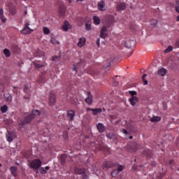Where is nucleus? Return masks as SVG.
Here are the masks:
<instances>
[{"mask_svg":"<svg viewBox=\"0 0 179 179\" xmlns=\"http://www.w3.org/2000/svg\"><path fill=\"white\" fill-rule=\"evenodd\" d=\"M41 113L38 110H33L30 115H28L22 122L21 125L23 126L24 124H30L37 115H40Z\"/></svg>","mask_w":179,"mask_h":179,"instance_id":"f257e3e1","label":"nucleus"},{"mask_svg":"<svg viewBox=\"0 0 179 179\" xmlns=\"http://www.w3.org/2000/svg\"><path fill=\"white\" fill-rule=\"evenodd\" d=\"M41 166V160L36 159H34L29 165V167L31 169H34L35 170H38V169H40Z\"/></svg>","mask_w":179,"mask_h":179,"instance_id":"f03ea898","label":"nucleus"},{"mask_svg":"<svg viewBox=\"0 0 179 179\" xmlns=\"http://www.w3.org/2000/svg\"><path fill=\"white\" fill-rule=\"evenodd\" d=\"M29 26H30V23L26 22L23 29L20 31L21 34L27 35L30 34L32 31H34V30L29 27Z\"/></svg>","mask_w":179,"mask_h":179,"instance_id":"7ed1b4c3","label":"nucleus"},{"mask_svg":"<svg viewBox=\"0 0 179 179\" xmlns=\"http://www.w3.org/2000/svg\"><path fill=\"white\" fill-rule=\"evenodd\" d=\"M6 6H7V8H8V10H9L10 13H11V15H16V12H17L16 6H15V5H13V3H12V2L8 1L7 3V4L6 5Z\"/></svg>","mask_w":179,"mask_h":179,"instance_id":"20e7f679","label":"nucleus"},{"mask_svg":"<svg viewBox=\"0 0 179 179\" xmlns=\"http://www.w3.org/2000/svg\"><path fill=\"white\" fill-rule=\"evenodd\" d=\"M97 8L100 12H106L107 10V5H106V1H101L98 3Z\"/></svg>","mask_w":179,"mask_h":179,"instance_id":"39448f33","label":"nucleus"},{"mask_svg":"<svg viewBox=\"0 0 179 179\" xmlns=\"http://www.w3.org/2000/svg\"><path fill=\"white\" fill-rule=\"evenodd\" d=\"M118 164L113 162H110V161H106L105 162L103 163L102 164V167L103 169H111L113 167H115L116 166H117Z\"/></svg>","mask_w":179,"mask_h":179,"instance_id":"423d86ee","label":"nucleus"},{"mask_svg":"<svg viewBox=\"0 0 179 179\" xmlns=\"http://www.w3.org/2000/svg\"><path fill=\"white\" fill-rule=\"evenodd\" d=\"M117 169H114L113 171H112L111 172V176L112 177H117L118 173H121V171H122V170H124V166L122 165H117Z\"/></svg>","mask_w":179,"mask_h":179,"instance_id":"0eeeda50","label":"nucleus"},{"mask_svg":"<svg viewBox=\"0 0 179 179\" xmlns=\"http://www.w3.org/2000/svg\"><path fill=\"white\" fill-rule=\"evenodd\" d=\"M15 138H16V133L13 131H8L6 134V139L8 142H12Z\"/></svg>","mask_w":179,"mask_h":179,"instance_id":"6e6552de","label":"nucleus"},{"mask_svg":"<svg viewBox=\"0 0 179 179\" xmlns=\"http://www.w3.org/2000/svg\"><path fill=\"white\" fill-rule=\"evenodd\" d=\"M87 98L85 99V102L87 104H89V106H92V104H93V95H92V92L89 91L87 92Z\"/></svg>","mask_w":179,"mask_h":179,"instance_id":"1a4fd4ad","label":"nucleus"},{"mask_svg":"<svg viewBox=\"0 0 179 179\" xmlns=\"http://www.w3.org/2000/svg\"><path fill=\"white\" fill-rule=\"evenodd\" d=\"M107 36V27H103L101 29L99 37H101V38H106Z\"/></svg>","mask_w":179,"mask_h":179,"instance_id":"9d476101","label":"nucleus"},{"mask_svg":"<svg viewBox=\"0 0 179 179\" xmlns=\"http://www.w3.org/2000/svg\"><path fill=\"white\" fill-rule=\"evenodd\" d=\"M49 101L50 106H54L55 101H57V98L55 97V94L50 92L49 96Z\"/></svg>","mask_w":179,"mask_h":179,"instance_id":"9b49d317","label":"nucleus"},{"mask_svg":"<svg viewBox=\"0 0 179 179\" xmlns=\"http://www.w3.org/2000/svg\"><path fill=\"white\" fill-rule=\"evenodd\" d=\"M166 73H167V69L164 68H161L157 71L158 76H166Z\"/></svg>","mask_w":179,"mask_h":179,"instance_id":"f8f14e48","label":"nucleus"},{"mask_svg":"<svg viewBox=\"0 0 179 179\" xmlns=\"http://www.w3.org/2000/svg\"><path fill=\"white\" fill-rule=\"evenodd\" d=\"M96 128H97L99 132H100L101 134H103V132H104V131H106V127L104 126V124H103V123H99L96 125Z\"/></svg>","mask_w":179,"mask_h":179,"instance_id":"ddd939ff","label":"nucleus"},{"mask_svg":"<svg viewBox=\"0 0 179 179\" xmlns=\"http://www.w3.org/2000/svg\"><path fill=\"white\" fill-rule=\"evenodd\" d=\"M129 103L131 104V106H135V104H136V103H138V97L136 96H131L129 99Z\"/></svg>","mask_w":179,"mask_h":179,"instance_id":"4468645a","label":"nucleus"},{"mask_svg":"<svg viewBox=\"0 0 179 179\" xmlns=\"http://www.w3.org/2000/svg\"><path fill=\"white\" fill-rule=\"evenodd\" d=\"M117 10H125L127 9V5L124 2H122L117 6Z\"/></svg>","mask_w":179,"mask_h":179,"instance_id":"2eb2a0df","label":"nucleus"},{"mask_svg":"<svg viewBox=\"0 0 179 179\" xmlns=\"http://www.w3.org/2000/svg\"><path fill=\"white\" fill-rule=\"evenodd\" d=\"M131 149L132 150L131 152H136V150L139 149V144H138L137 143H133L131 145Z\"/></svg>","mask_w":179,"mask_h":179,"instance_id":"dca6fc26","label":"nucleus"},{"mask_svg":"<svg viewBox=\"0 0 179 179\" xmlns=\"http://www.w3.org/2000/svg\"><path fill=\"white\" fill-rule=\"evenodd\" d=\"M67 116L71 119V121H73V117H75V110H69L67 112Z\"/></svg>","mask_w":179,"mask_h":179,"instance_id":"f3484780","label":"nucleus"},{"mask_svg":"<svg viewBox=\"0 0 179 179\" xmlns=\"http://www.w3.org/2000/svg\"><path fill=\"white\" fill-rule=\"evenodd\" d=\"M86 44V39L85 38H80L79 42L78 43V47H83Z\"/></svg>","mask_w":179,"mask_h":179,"instance_id":"a211bd4d","label":"nucleus"},{"mask_svg":"<svg viewBox=\"0 0 179 179\" xmlns=\"http://www.w3.org/2000/svg\"><path fill=\"white\" fill-rule=\"evenodd\" d=\"M60 162L63 166L66 163V154H63L60 157Z\"/></svg>","mask_w":179,"mask_h":179,"instance_id":"6ab92c4d","label":"nucleus"},{"mask_svg":"<svg viewBox=\"0 0 179 179\" xmlns=\"http://www.w3.org/2000/svg\"><path fill=\"white\" fill-rule=\"evenodd\" d=\"M161 120H162V117L159 116H153L150 119V121L151 122H159V121H160Z\"/></svg>","mask_w":179,"mask_h":179,"instance_id":"aec40b11","label":"nucleus"},{"mask_svg":"<svg viewBox=\"0 0 179 179\" xmlns=\"http://www.w3.org/2000/svg\"><path fill=\"white\" fill-rule=\"evenodd\" d=\"M10 171L11 173L13 174V176H14V177H16V176H17L16 172L17 171V168L16 166H11L10 168Z\"/></svg>","mask_w":179,"mask_h":179,"instance_id":"412c9836","label":"nucleus"},{"mask_svg":"<svg viewBox=\"0 0 179 179\" xmlns=\"http://www.w3.org/2000/svg\"><path fill=\"white\" fill-rule=\"evenodd\" d=\"M69 22L68 21H65L62 27V30H64V31H68L69 29Z\"/></svg>","mask_w":179,"mask_h":179,"instance_id":"4be33fe9","label":"nucleus"},{"mask_svg":"<svg viewBox=\"0 0 179 179\" xmlns=\"http://www.w3.org/2000/svg\"><path fill=\"white\" fill-rule=\"evenodd\" d=\"M0 19L3 22V23H5L6 22V18L5 16H3V10L0 8Z\"/></svg>","mask_w":179,"mask_h":179,"instance_id":"5701e85b","label":"nucleus"},{"mask_svg":"<svg viewBox=\"0 0 179 179\" xmlns=\"http://www.w3.org/2000/svg\"><path fill=\"white\" fill-rule=\"evenodd\" d=\"M59 14L62 17L65 16V8L59 7Z\"/></svg>","mask_w":179,"mask_h":179,"instance_id":"b1692460","label":"nucleus"},{"mask_svg":"<svg viewBox=\"0 0 179 179\" xmlns=\"http://www.w3.org/2000/svg\"><path fill=\"white\" fill-rule=\"evenodd\" d=\"M101 111H103L101 108L92 109V114L93 115H97V114H99V113H101Z\"/></svg>","mask_w":179,"mask_h":179,"instance_id":"393cba45","label":"nucleus"},{"mask_svg":"<svg viewBox=\"0 0 179 179\" xmlns=\"http://www.w3.org/2000/svg\"><path fill=\"white\" fill-rule=\"evenodd\" d=\"M3 54L5 55V56L7 58H9V57H10V50H9L8 49L6 48L3 50Z\"/></svg>","mask_w":179,"mask_h":179,"instance_id":"a878e982","label":"nucleus"},{"mask_svg":"<svg viewBox=\"0 0 179 179\" xmlns=\"http://www.w3.org/2000/svg\"><path fill=\"white\" fill-rule=\"evenodd\" d=\"M94 24H100V18L97 16H94Z\"/></svg>","mask_w":179,"mask_h":179,"instance_id":"bb28decb","label":"nucleus"},{"mask_svg":"<svg viewBox=\"0 0 179 179\" xmlns=\"http://www.w3.org/2000/svg\"><path fill=\"white\" fill-rule=\"evenodd\" d=\"M150 23H151V26H152V27H156V26H157L158 22L156 20H152L150 21Z\"/></svg>","mask_w":179,"mask_h":179,"instance_id":"cd10ccee","label":"nucleus"},{"mask_svg":"<svg viewBox=\"0 0 179 179\" xmlns=\"http://www.w3.org/2000/svg\"><path fill=\"white\" fill-rule=\"evenodd\" d=\"M19 46L16 45H14L12 46V50L14 52H17V51H19Z\"/></svg>","mask_w":179,"mask_h":179,"instance_id":"c85d7f7f","label":"nucleus"},{"mask_svg":"<svg viewBox=\"0 0 179 179\" xmlns=\"http://www.w3.org/2000/svg\"><path fill=\"white\" fill-rule=\"evenodd\" d=\"M1 113H6L8 111V106L6 105L1 106Z\"/></svg>","mask_w":179,"mask_h":179,"instance_id":"c756f323","label":"nucleus"},{"mask_svg":"<svg viewBox=\"0 0 179 179\" xmlns=\"http://www.w3.org/2000/svg\"><path fill=\"white\" fill-rule=\"evenodd\" d=\"M114 134L113 133H108L106 134V137L108 138V139H114Z\"/></svg>","mask_w":179,"mask_h":179,"instance_id":"7c9ffc66","label":"nucleus"},{"mask_svg":"<svg viewBox=\"0 0 179 179\" xmlns=\"http://www.w3.org/2000/svg\"><path fill=\"white\" fill-rule=\"evenodd\" d=\"M144 155H145V156H147V157H150L152 156V151H150V150L145 151Z\"/></svg>","mask_w":179,"mask_h":179,"instance_id":"2f4dec72","label":"nucleus"},{"mask_svg":"<svg viewBox=\"0 0 179 179\" xmlns=\"http://www.w3.org/2000/svg\"><path fill=\"white\" fill-rule=\"evenodd\" d=\"M173 51V46H169L164 51V52H171Z\"/></svg>","mask_w":179,"mask_h":179,"instance_id":"473e14b6","label":"nucleus"},{"mask_svg":"<svg viewBox=\"0 0 179 179\" xmlns=\"http://www.w3.org/2000/svg\"><path fill=\"white\" fill-rule=\"evenodd\" d=\"M147 75L146 74H143L142 76V79H143V82L144 85H148V81L146 79H145L146 78Z\"/></svg>","mask_w":179,"mask_h":179,"instance_id":"72a5a7b5","label":"nucleus"},{"mask_svg":"<svg viewBox=\"0 0 179 179\" xmlns=\"http://www.w3.org/2000/svg\"><path fill=\"white\" fill-rule=\"evenodd\" d=\"M44 34H50V29L47 27H43Z\"/></svg>","mask_w":179,"mask_h":179,"instance_id":"f704fd0d","label":"nucleus"},{"mask_svg":"<svg viewBox=\"0 0 179 179\" xmlns=\"http://www.w3.org/2000/svg\"><path fill=\"white\" fill-rule=\"evenodd\" d=\"M129 93L131 94V97H135L134 96L137 94L136 91H129Z\"/></svg>","mask_w":179,"mask_h":179,"instance_id":"c9c22d12","label":"nucleus"},{"mask_svg":"<svg viewBox=\"0 0 179 179\" xmlns=\"http://www.w3.org/2000/svg\"><path fill=\"white\" fill-rule=\"evenodd\" d=\"M34 65L36 66V68H43V66H44V65L36 62L34 63Z\"/></svg>","mask_w":179,"mask_h":179,"instance_id":"e433bc0d","label":"nucleus"},{"mask_svg":"<svg viewBox=\"0 0 179 179\" xmlns=\"http://www.w3.org/2000/svg\"><path fill=\"white\" fill-rule=\"evenodd\" d=\"M61 58V56H53L52 57V61H57V59H59Z\"/></svg>","mask_w":179,"mask_h":179,"instance_id":"4c0bfd02","label":"nucleus"},{"mask_svg":"<svg viewBox=\"0 0 179 179\" xmlns=\"http://www.w3.org/2000/svg\"><path fill=\"white\" fill-rule=\"evenodd\" d=\"M176 4L177 6H176L175 10H176L178 13H179V1L176 2Z\"/></svg>","mask_w":179,"mask_h":179,"instance_id":"58836bf2","label":"nucleus"},{"mask_svg":"<svg viewBox=\"0 0 179 179\" xmlns=\"http://www.w3.org/2000/svg\"><path fill=\"white\" fill-rule=\"evenodd\" d=\"M41 174H46L47 171H45L44 167H41Z\"/></svg>","mask_w":179,"mask_h":179,"instance_id":"ea45409f","label":"nucleus"},{"mask_svg":"<svg viewBox=\"0 0 179 179\" xmlns=\"http://www.w3.org/2000/svg\"><path fill=\"white\" fill-rule=\"evenodd\" d=\"M85 29H86V30H91L92 26L89 24H85Z\"/></svg>","mask_w":179,"mask_h":179,"instance_id":"a19ab883","label":"nucleus"},{"mask_svg":"<svg viewBox=\"0 0 179 179\" xmlns=\"http://www.w3.org/2000/svg\"><path fill=\"white\" fill-rule=\"evenodd\" d=\"M50 42L52 43V44H59V42H58L54 39H51Z\"/></svg>","mask_w":179,"mask_h":179,"instance_id":"79ce46f5","label":"nucleus"},{"mask_svg":"<svg viewBox=\"0 0 179 179\" xmlns=\"http://www.w3.org/2000/svg\"><path fill=\"white\" fill-rule=\"evenodd\" d=\"M24 93H29V88L26 85H24Z\"/></svg>","mask_w":179,"mask_h":179,"instance_id":"37998d69","label":"nucleus"},{"mask_svg":"<svg viewBox=\"0 0 179 179\" xmlns=\"http://www.w3.org/2000/svg\"><path fill=\"white\" fill-rule=\"evenodd\" d=\"M96 43L98 45V48H99L100 47V38H97L96 41Z\"/></svg>","mask_w":179,"mask_h":179,"instance_id":"c03bdc74","label":"nucleus"},{"mask_svg":"<svg viewBox=\"0 0 179 179\" xmlns=\"http://www.w3.org/2000/svg\"><path fill=\"white\" fill-rule=\"evenodd\" d=\"M40 52H41V51H40V50H38L36 51V57H41V55L40 54Z\"/></svg>","mask_w":179,"mask_h":179,"instance_id":"a18cd8bd","label":"nucleus"},{"mask_svg":"<svg viewBox=\"0 0 179 179\" xmlns=\"http://www.w3.org/2000/svg\"><path fill=\"white\" fill-rule=\"evenodd\" d=\"M163 108H164V110L167 109V103H166L165 102L163 103Z\"/></svg>","mask_w":179,"mask_h":179,"instance_id":"49530a36","label":"nucleus"},{"mask_svg":"<svg viewBox=\"0 0 179 179\" xmlns=\"http://www.w3.org/2000/svg\"><path fill=\"white\" fill-rule=\"evenodd\" d=\"M124 47H126V48H131V45H129L128 43H124Z\"/></svg>","mask_w":179,"mask_h":179,"instance_id":"de8ad7c7","label":"nucleus"},{"mask_svg":"<svg viewBox=\"0 0 179 179\" xmlns=\"http://www.w3.org/2000/svg\"><path fill=\"white\" fill-rule=\"evenodd\" d=\"M73 71H76V73H78V70L76 69V65H73Z\"/></svg>","mask_w":179,"mask_h":179,"instance_id":"09e8293b","label":"nucleus"},{"mask_svg":"<svg viewBox=\"0 0 179 179\" xmlns=\"http://www.w3.org/2000/svg\"><path fill=\"white\" fill-rule=\"evenodd\" d=\"M123 133H124L126 135L128 134V131L125 129H123Z\"/></svg>","mask_w":179,"mask_h":179,"instance_id":"8fccbe9b","label":"nucleus"},{"mask_svg":"<svg viewBox=\"0 0 179 179\" xmlns=\"http://www.w3.org/2000/svg\"><path fill=\"white\" fill-rule=\"evenodd\" d=\"M169 164H174V160L171 159V160L169 161Z\"/></svg>","mask_w":179,"mask_h":179,"instance_id":"3c124183","label":"nucleus"},{"mask_svg":"<svg viewBox=\"0 0 179 179\" xmlns=\"http://www.w3.org/2000/svg\"><path fill=\"white\" fill-rule=\"evenodd\" d=\"M93 108H87V111H92Z\"/></svg>","mask_w":179,"mask_h":179,"instance_id":"603ef678","label":"nucleus"},{"mask_svg":"<svg viewBox=\"0 0 179 179\" xmlns=\"http://www.w3.org/2000/svg\"><path fill=\"white\" fill-rule=\"evenodd\" d=\"M45 170H50V167L49 166H45Z\"/></svg>","mask_w":179,"mask_h":179,"instance_id":"864d4df0","label":"nucleus"},{"mask_svg":"<svg viewBox=\"0 0 179 179\" xmlns=\"http://www.w3.org/2000/svg\"><path fill=\"white\" fill-rule=\"evenodd\" d=\"M177 22H179V15L177 16Z\"/></svg>","mask_w":179,"mask_h":179,"instance_id":"5fc2aeb1","label":"nucleus"},{"mask_svg":"<svg viewBox=\"0 0 179 179\" xmlns=\"http://www.w3.org/2000/svg\"><path fill=\"white\" fill-rule=\"evenodd\" d=\"M134 137L132 136H129V139H132Z\"/></svg>","mask_w":179,"mask_h":179,"instance_id":"6e6d98bb","label":"nucleus"},{"mask_svg":"<svg viewBox=\"0 0 179 179\" xmlns=\"http://www.w3.org/2000/svg\"><path fill=\"white\" fill-rule=\"evenodd\" d=\"M79 1H83L85 0H77V2H79Z\"/></svg>","mask_w":179,"mask_h":179,"instance_id":"4d7b16f0","label":"nucleus"},{"mask_svg":"<svg viewBox=\"0 0 179 179\" xmlns=\"http://www.w3.org/2000/svg\"><path fill=\"white\" fill-rule=\"evenodd\" d=\"M13 89H17V87H13Z\"/></svg>","mask_w":179,"mask_h":179,"instance_id":"13d9d810","label":"nucleus"},{"mask_svg":"<svg viewBox=\"0 0 179 179\" xmlns=\"http://www.w3.org/2000/svg\"><path fill=\"white\" fill-rule=\"evenodd\" d=\"M27 11H25V12H24V15H27Z\"/></svg>","mask_w":179,"mask_h":179,"instance_id":"bf43d9fd","label":"nucleus"},{"mask_svg":"<svg viewBox=\"0 0 179 179\" xmlns=\"http://www.w3.org/2000/svg\"><path fill=\"white\" fill-rule=\"evenodd\" d=\"M24 99H29V97L24 96Z\"/></svg>","mask_w":179,"mask_h":179,"instance_id":"052dcab7","label":"nucleus"},{"mask_svg":"<svg viewBox=\"0 0 179 179\" xmlns=\"http://www.w3.org/2000/svg\"><path fill=\"white\" fill-rule=\"evenodd\" d=\"M0 167H2V164L0 163Z\"/></svg>","mask_w":179,"mask_h":179,"instance_id":"680f3d73","label":"nucleus"},{"mask_svg":"<svg viewBox=\"0 0 179 179\" xmlns=\"http://www.w3.org/2000/svg\"><path fill=\"white\" fill-rule=\"evenodd\" d=\"M115 78H118V76H115Z\"/></svg>","mask_w":179,"mask_h":179,"instance_id":"e2e57ef3","label":"nucleus"},{"mask_svg":"<svg viewBox=\"0 0 179 179\" xmlns=\"http://www.w3.org/2000/svg\"><path fill=\"white\" fill-rule=\"evenodd\" d=\"M178 47H179V45H178Z\"/></svg>","mask_w":179,"mask_h":179,"instance_id":"0e129e2a","label":"nucleus"}]
</instances>
